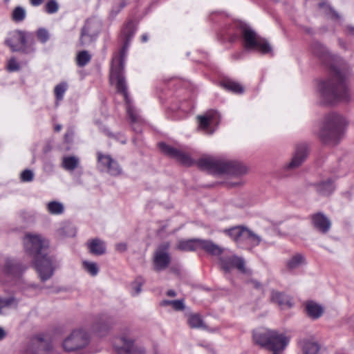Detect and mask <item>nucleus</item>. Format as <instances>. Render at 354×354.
Wrapping results in <instances>:
<instances>
[{
    "instance_id": "nucleus-44",
    "label": "nucleus",
    "mask_w": 354,
    "mask_h": 354,
    "mask_svg": "<svg viewBox=\"0 0 354 354\" xmlns=\"http://www.w3.org/2000/svg\"><path fill=\"white\" fill-rule=\"evenodd\" d=\"M33 172L30 169H25L21 174V180L23 182H30L33 180Z\"/></svg>"
},
{
    "instance_id": "nucleus-24",
    "label": "nucleus",
    "mask_w": 354,
    "mask_h": 354,
    "mask_svg": "<svg viewBox=\"0 0 354 354\" xmlns=\"http://www.w3.org/2000/svg\"><path fill=\"white\" fill-rule=\"evenodd\" d=\"M306 312L308 316L313 319L319 318L323 314V308L314 301H308L306 305Z\"/></svg>"
},
{
    "instance_id": "nucleus-53",
    "label": "nucleus",
    "mask_w": 354,
    "mask_h": 354,
    "mask_svg": "<svg viewBox=\"0 0 354 354\" xmlns=\"http://www.w3.org/2000/svg\"><path fill=\"white\" fill-rule=\"evenodd\" d=\"M6 335V331L1 327H0V341L5 338Z\"/></svg>"
},
{
    "instance_id": "nucleus-15",
    "label": "nucleus",
    "mask_w": 354,
    "mask_h": 354,
    "mask_svg": "<svg viewBox=\"0 0 354 354\" xmlns=\"http://www.w3.org/2000/svg\"><path fill=\"white\" fill-rule=\"evenodd\" d=\"M221 268L225 272H229L232 268H236L240 272L245 273V261L242 257L236 255L223 257L220 258Z\"/></svg>"
},
{
    "instance_id": "nucleus-43",
    "label": "nucleus",
    "mask_w": 354,
    "mask_h": 354,
    "mask_svg": "<svg viewBox=\"0 0 354 354\" xmlns=\"http://www.w3.org/2000/svg\"><path fill=\"white\" fill-rule=\"evenodd\" d=\"M37 340L39 342V351H44L45 352H48L52 349V345L50 342L44 341L41 337L38 338Z\"/></svg>"
},
{
    "instance_id": "nucleus-38",
    "label": "nucleus",
    "mask_w": 354,
    "mask_h": 354,
    "mask_svg": "<svg viewBox=\"0 0 354 354\" xmlns=\"http://www.w3.org/2000/svg\"><path fill=\"white\" fill-rule=\"evenodd\" d=\"M255 48H259L262 53L266 54L272 51L270 44L264 39L259 38Z\"/></svg>"
},
{
    "instance_id": "nucleus-62",
    "label": "nucleus",
    "mask_w": 354,
    "mask_h": 354,
    "mask_svg": "<svg viewBox=\"0 0 354 354\" xmlns=\"http://www.w3.org/2000/svg\"><path fill=\"white\" fill-rule=\"evenodd\" d=\"M236 39V36L231 38V41H234Z\"/></svg>"
},
{
    "instance_id": "nucleus-20",
    "label": "nucleus",
    "mask_w": 354,
    "mask_h": 354,
    "mask_svg": "<svg viewBox=\"0 0 354 354\" xmlns=\"http://www.w3.org/2000/svg\"><path fill=\"white\" fill-rule=\"evenodd\" d=\"M198 248L203 250L207 253L213 255L218 256L223 253V250L217 244L214 243L211 240H205L199 239L198 241Z\"/></svg>"
},
{
    "instance_id": "nucleus-48",
    "label": "nucleus",
    "mask_w": 354,
    "mask_h": 354,
    "mask_svg": "<svg viewBox=\"0 0 354 354\" xmlns=\"http://www.w3.org/2000/svg\"><path fill=\"white\" fill-rule=\"evenodd\" d=\"M319 8H324L325 6H327L329 10L330 14H331V17L333 19H339V16L338 13L330 6H328L325 3H319Z\"/></svg>"
},
{
    "instance_id": "nucleus-19",
    "label": "nucleus",
    "mask_w": 354,
    "mask_h": 354,
    "mask_svg": "<svg viewBox=\"0 0 354 354\" xmlns=\"http://www.w3.org/2000/svg\"><path fill=\"white\" fill-rule=\"evenodd\" d=\"M26 268L19 261L10 259L6 261L4 266L6 272L14 277L20 276Z\"/></svg>"
},
{
    "instance_id": "nucleus-21",
    "label": "nucleus",
    "mask_w": 354,
    "mask_h": 354,
    "mask_svg": "<svg viewBox=\"0 0 354 354\" xmlns=\"http://www.w3.org/2000/svg\"><path fill=\"white\" fill-rule=\"evenodd\" d=\"M317 192L322 196H329L335 190V186L334 181L328 178L326 180H323L315 185Z\"/></svg>"
},
{
    "instance_id": "nucleus-27",
    "label": "nucleus",
    "mask_w": 354,
    "mask_h": 354,
    "mask_svg": "<svg viewBox=\"0 0 354 354\" xmlns=\"http://www.w3.org/2000/svg\"><path fill=\"white\" fill-rule=\"evenodd\" d=\"M306 263V259L304 255L301 254H296L293 255L288 261H287V268L290 270L295 269L300 266Z\"/></svg>"
},
{
    "instance_id": "nucleus-10",
    "label": "nucleus",
    "mask_w": 354,
    "mask_h": 354,
    "mask_svg": "<svg viewBox=\"0 0 354 354\" xmlns=\"http://www.w3.org/2000/svg\"><path fill=\"white\" fill-rule=\"evenodd\" d=\"M169 243L165 242L160 244L153 255L154 270L159 272L165 270L171 263V257L168 252Z\"/></svg>"
},
{
    "instance_id": "nucleus-29",
    "label": "nucleus",
    "mask_w": 354,
    "mask_h": 354,
    "mask_svg": "<svg viewBox=\"0 0 354 354\" xmlns=\"http://www.w3.org/2000/svg\"><path fill=\"white\" fill-rule=\"evenodd\" d=\"M97 167L101 171H105L106 166L113 163V158L109 155L103 154L102 152L97 153Z\"/></svg>"
},
{
    "instance_id": "nucleus-33",
    "label": "nucleus",
    "mask_w": 354,
    "mask_h": 354,
    "mask_svg": "<svg viewBox=\"0 0 354 354\" xmlns=\"http://www.w3.org/2000/svg\"><path fill=\"white\" fill-rule=\"evenodd\" d=\"M91 55L87 50L80 51L76 56V64L79 67H84L90 62Z\"/></svg>"
},
{
    "instance_id": "nucleus-4",
    "label": "nucleus",
    "mask_w": 354,
    "mask_h": 354,
    "mask_svg": "<svg viewBox=\"0 0 354 354\" xmlns=\"http://www.w3.org/2000/svg\"><path fill=\"white\" fill-rule=\"evenodd\" d=\"M197 165L201 169L216 174H226L241 176L247 172L246 167L238 161L223 160L213 157H205L199 159Z\"/></svg>"
},
{
    "instance_id": "nucleus-12",
    "label": "nucleus",
    "mask_w": 354,
    "mask_h": 354,
    "mask_svg": "<svg viewBox=\"0 0 354 354\" xmlns=\"http://www.w3.org/2000/svg\"><path fill=\"white\" fill-rule=\"evenodd\" d=\"M308 156V148L304 144L298 145L290 162L283 166L285 171H293L299 168Z\"/></svg>"
},
{
    "instance_id": "nucleus-47",
    "label": "nucleus",
    "mask_w": 354,
    "mask_h": 354,
    "mask_svg": "<svg viewBox=\"0 0 354 354\" xmlns=\"http://www.w3.org/2000/svg\"><path fill=\"white\" fill-rule=\"evenodd\" d=\"M172 307L176 310H183L185 308V305L183 300H174L172 301Z\"/></svg>"
},
{
    "instance_id": "nucleus-41",
    "label": "nucleus",
    "mask_w": 354,
    "mask_h": 354,
    "mask_svg": "<svg viewBox=\"0 0 354 354\" xmlns=\"http://www.w3.org/2000/svg\"><path fill=\"white\" fill-rule=\"evenodd\" d=\"M59 8V4L56 0H48L45 5V11L48 14H54L58 11Z\"/></svg>"
},
{
    "instance_id": "nucleus-52",
    "label": "nucleus",
    "mask_w": 354,
    "mask_h": 354,
    "mask_svg": "<svg viewBox=\"0 0 354 354\" xmlns=\"http://www.w3.org/2000/svg\"><path fill=\"white\" fill-rule=\"evenodd\" d=\"M44 2V0H30V3L32 6H39Z\"/></svg>"
},
{
    "instance_id": "nucleus-23",
    "label": "nucleus",
    "mask_w": 354,
    "mask_h": 354,
    "mask_svg": "<svg viewBox=\"0 0 354 354\" xmlns=\"http://www.w3.org/2000/svg\"><path fill=\"white\" fill-rule=\"evenodd\" d=\"M88 248L91 253L95 255H102L106 252L105 243L99 239L90 240L88 242Z\"/></svg>"
},
{
    "instance_id": "nucleus-30",
    "label": "nucleus",
    "mask_w": 354,
    "mask_h": 354,
    "mask_svg": "<svg viewBox=\"0 0 354 354\" xmlns=\"http://www.w3.org/2000/svg\"><path fill=\"white\" fill-rule=\"evenodd\" d=\"M188 324L192 328H207L201 317L198 314L190 315L188 318Z\"/></svg>"
},
{
    "instance_id": "nucleus-8",
    "label": "nucleus",
    "mask_w": 354,
    "mask_h": 354,
    "mask_svg": "<svg viewBox=\"0 0 354 354\" xmlns=\"http://www.w3.org/2000/svg\"><path fill=\"white\" fill-rule=\"evenodd\" d=\"M223 232L239 246L246 244L250 248H254L259 245L261 241V238L258 234L243 225L225 229Z\"/></svg>"
},
{
    "instance_id": "nucleus-58",
    "label": "nucleus",
    "mask_w": 354,
    "mask_h": 354,
    "mask_svg": "<svg viewBox=\"0 0 354 354\" xmlns=\"http://www.w3.org/2000/svg\"><path fill=\"white\" fill-rule=\"evenodd\" d=\"M62 127L61 124H56L55 126V131L59 132L62 129Z\"/></svg>"
},
{
    "instance_id": "nucleus-46",
    "label": "nucleus",
    "mask_w": 354,
    "mask_h": 354,
    "mask_svg": "<svg viewBox=\"0 0 354 354\" xmlns=\"http://www.w3.org/2000/svg\"><path fill=\"white\" fill-rule=\"evenodd\" d=\"M19 65L15 58H11L8 63L7 69L9 71L13 72L19 70Z\"/></svg>"
},
{
    "instance_id": "nucleus-26",
    "label": "nucleus",
    "mask_w": 354,
    "mask_h": 354,
    "mask_svg": "<svg viewBox=\"0 0 354 354\" xmlns=\"http://www.w3.org/2000/svg\"><path fill=\"white\" fill-rule=\"evenodd\" d=\"M300 344L303 354H319L321 346L317 342L304 339Z\"/></svg>"
},
{
    "instance_id": "nucleus-59",
    "label": "nucleus",
    "mask_w": 354,
    "mask_h": 354,
    "mask_svg": "<svg viewBox=\"0 0 354 354\" xmlns=\"http://www.w3.org/2000/svg\"><path fill=\"white\" fill-rule=\"evenodd\" d=\"M162 304H165V305H171L172 306V301L165 300V301H162Z\"/></svg>"
},
{
    "instance_id": "nucleus-25",
    "label": "nucleus",
    "mask_w": 354,
    "mask_h": 354,
    "mask_svg": "<svg viewBox=\"0 0 354 354\" xmlns=\"http://www.w3.org/2000/svg\"><path fill=\"white\" fill-rule=\"evenodd\" d=\"M113 324L112 319L106 315L100 316L94 325V330L100 333L107 330Z\"/></svg>"
},
{
    "instance_id": "nucleus-11",
    "label": "nucleus",
    "mask_w": 354,
    "mask_h": 354,
    "mask_svg": "<svg viewBox=\"0 0 354 354\" xmlns=\"http://www.w3.org/2000/svg\"><path fill=\"white\" fill-rule=\"evenodd\" d=\"M115 348L118 354H146L143 347L135 344L133 339L125 337L117 339Z\"/></svg>"
},
{
    "instance_id": "nucleus-42",
    "label": "nucleus",
    "mask_w": 354,
    "mask_h": 354,
    "mask_svg": "<svg viewBox=\"0 0 354 354\" xmlns=\"http://www.w3.org/2000/svg\"><path fill=\"white\" fill-rule=\"evenodd\" d=\"M84 269L92 276H95L99 272V269L95 263L84 261L83 263Z\"/></svg>"
},
{
    "instance_id": "nucleus-6",
    "label": "nucleus",
    "mask_w": 354,
    "mask_h": 354,
    "mask_svg": "<svg viewBox=\"0 0 354 354\" xmlns=\"http://www.w3.org/2000/svg\"><path fill=\"white\" fill-rule=\"evenodd\" d=\"M345 125L344 118L336 113H330L324 118L319 137L324 143H338L342 136Z\"/></svg>"
},
{
    "instance_id": "nucleus-36",
    "label": "nucleus",
    "mask_w": 354,
    "mask_h": 354,
    "mask_svg": "<svg viewBox=\"0 0 354 354\" xmlns=\"http://www.w3.org/2000/svg\"><path fill=\"white\" fill-rule=\"evenodd\" d=\"M26 10L21 6H17L12 12V19L15 22H21L26 18Z\"/></svg>"
},
{
    "instance_id": "nucleus-28",
    "label": "nucleus",
    "mask_w": 354,
    "mask_h": 354,
    "mask_svg": "<svg viewBox=\"0 0 354 354\" xmlns=\"http://www.w3.org/2000/svg\"><path fill=\"white\" fill-rule=\"evenodd\" d=\"M80 160L75 156H66L62 160V167L68 171H73L78 167Z\"/></svg>"
},
{
    "instance_id": "nucleus-57",
    "label": "nucleus",
    "mask_w": 354,
    "mask_h": 354,
    "mask_svg": "<svg viewBox=\"0 0 354 354\" xmlns=\"http://www.w3.org/2000/svg\"><path fill=\"white\" fill-rule=\"evenodd\" d=\"M338 41L340 46H342L343 48H346V44L341 39H339Z\"/></svg>"
},
{
    "instance_id": "nucleus-5",
    "label": "nucleus",
    "mask_w": 354,
    "mask_h": 354,
    "mask_svg": "<svg viewBox=\"0 0 354 354\" xmlns=\"http://www.w3.org/2000/svg\"><path fill=\"white\" fill-rule=\"evenodd\" d=\"M253 339L257 344L271 351H283L290 342L286 334L270 329L254 330Z\"/></svg>"
},
{
    "instance_id": "nucleus-39",
    "label": "nucleus",
    "mask_w": 354,
    "mask_h": 354,
    "mask_svg": "<svg viewBox=\"0 0 354 354\" xmlns=\"http://www.w3.org/2000/svg\"><path fill=\"white\" fill-rule=\"evenodd\" d=\"M18 301L14 297L0 298V308L5 307L17 306Z\"/></svg>"
},
{
    "instance_id": "nucleus-17",
    "label": "nucleus",
    "mask_w": 354,
    "mask_h": 354,
    "mask_svg": "<svg viewBox=\"0 0 354 354\" xmlns=\"http://www.w3.org/2000/svg\"><path fill=\"white\" fill-rule=\"evenodd\" d=\"M97 33L92 29L91 24L87 21L81 29L80 37V46H87L93 43L97 37Z\"/></svg>"
},
{
    "instance_id": "nucleus-7",
    "label": "nucleus",
    "mask_w": 354,
    "mask_h": 354,
    "mask_svg": "<svg viewBox=\"0 0 354 354\" xmlns=\"http://www.w3.org/2000/svg\"><path fill=\"white\" fill-rule=\"evenodd\" d=\"M6 44L12 51H21L28 53L35 50L32 47L35 44V37L32 32L17 30L10 34L9 38L5 41Z\"/></svg>"
},
{
    "instance_id": "nucleus-55",
    "label": "nucleus",
    "mask_w": 354,
    "mask_h": 354,
    "mask_svg": "<svg viewBox=\"0 0 354 354\" xmlns=\"http://www.w3.org/2000/svg\"><path fill=\"white\" fill-rule=\"evenodd\" d=\"M347 31L348 32V33L354 35V27L347 26Z\"/></svg>"
},
{
    "instance_id": "nucleus-35",
    "label": "nucleus",
    "mask_w": 354,
    "mask_h": 354,
    "mask_svg": "<svg viewBox=\"0 0 354 354\" xmlns=\"http://www.w3.org/2000/svg\"><path fill=\"white\" fill-rule=\"evenodd\" d=\"M105 171L109 173L111 176H117L122 174V169L118 162L113 159V164L112 162L109 164L105 168Z\"/></svg>"
},
{
    "instance_id": "nucleus-51",
    "label": "nucleus",
    "mask_w": 354,
    "mask_h": 354,
    "mask_svg": "<svg viewBox=\"0 0 354 354\" xmlns=\"http://www.w3.org/2000/svg\"><path fill=\"white\" fill-rule=\"evenodd\" d=\"M102 132H103L104 134H106L108 137H109V138H114V139H115V138H117V137H116V136H115L114 133H113L112 132H111V131H109V129H107V128H105V127H104V128H103V129H102Z\"/></svg>"
},
{
    "instance_id": "nucleus-9",
    "label": "nucleus",
    "mask_w": 354,
    "mask_h": 354,
    "mask_svg": "<svg viewBox=\"0 0 354 354\" xmlns=\"http://www.w3.org/2000/svg\"><path fill=\"white\" fill-rule=\"evenodd\" d=\"M90 335L83 329L72 331L63 342V347L68 352L75 351L85 348L89 343Z\"/></svg>"
},
{
    "instance_id": "nucleus-50",
    "label": "nucleus",
    "mask_w": 354,
    "mask_h": 354,
    "mask_svg": "<svg viewBox=\"0 0 354 354\" xmlns=\"http://www.w3.org/2000/svg\"><path fill=\"white\" fill-rule=\"evenodd\" d=\"M73 136V131L72 130H68L64 135V140L66 142H70L72 140Z\"/></svg>"
},
{
    "instance_id": "nucleus-37",
    "label": "nucleus",
    "mask_w": 354,
    "mask_h": 354,
    "mask_svg": "<svg viewBox=\"0 0 354 354\" xmlns=\"http://www.w3.org/2000/svg\"><path fill=\"white\" fill-rule=\"evenodd\" d=\"M67 90V84L62 82L57 84L54 89V93L57 101H61L63 100L64 95Z\"/></svg>"
},
{
    "instance_id": "nucleus-31",
    "label": "nucleus",
    "mask_w": 354,
    "mask_h": 354,
    "mask_svg": "<svg viewBox=\"0 0 354 354\" xmlns=\"http://www.w3.org/2000/svg\"><path fill=\"white\" fill-rule=\"evenodd\" d=\"M221 85L225 89L235 93H242L244 91L240 84L229 80L223 81Z\"/></svg>"
},
{
    "instance_id": "nucleus-1",
    "label": "nucleus",
    "mask_w": 354,
    "mask_h": 354,
    "mask_svg": "<svg viewBox=\"0 0 354 354\" xmlns=\"http://www.w3.org/2000/svg\"><path fill=\"white\" fill-rule=\"evenodd\" d=\"M311 48L320 62L330 68L329 76L319 84L321 103L335 104L339 101H348L350 95L346 84L348 70L346 64L339 57L330 54L319 41H313Z\"/></svg>"
},
{
    "instance_id": "nucleus-34",
    "label": "nucleus",
    "mask_w": 354,
    "mask_h": 354,
    "mask_svg": "<svg viewBox=\"0 0 354 354\" xmlns=\"http://www.w3.org/2000/svg\"><path fill=\"white\" fill-rule=\"evenodd\" d=\"M47 210L51 214H61L64 212V205L57 201H50L47 204Z\"/></svg>"
},
{
    "instance_id": "nucleus-16",
    "label": "nucleus",
    "mask_w": 354,
    "mask_h": 354,
    "mask_svg": "<svg viewBox=\"0 0 354 354\" xmlns=\"http://www.w3.org/2000/svg\"><path fill=\"white\" fill-rule=\"evenodd\" d=\"M311 223L315 229L322 234H326L330 227L331 222L323 213L317 212L310 216Z\"/></svg>"
},
{
    "instance_id": "nucleus-22",
    "label": "nucleus",
    "mask_w": 354,
    "mask_h": 354,
    "mask_svg": "<svg viewBox=\"0 0 354 354\" xmlns=\"http://www.w3.org/2000/svg\"><path fill=\"white\" fill-rule=\"evenodd\" d=\"M198 241H199V239L179 240L178 241L176 248L184 252L196 251L198 249Z\"/></svg>"
},
{
    "instance_id": "nucleus-40",
    "label": "nucleus",
    "mask_w": 354,
    "mask_h": 354,
    "mask_svg": "<svg viewBox=\"0 0 354 354\" xmlns=\"http://www.w3.org/2000/svg\"><path fill=\"white\" fill-rule=\"evenodd\" d=\"M37 39L42 44H45L50 38L48 31L44 28H39L36 32Z\"/></svg>"
},
{
    "instance_id": "nucleus-14",
    "label": "nucleus",
    "mask_w": 354,
    "mask_h": 354,
    "mask_svg": "<svg viewBox=\"0 0 354 354\" xmlns=\"http://www.w3.org/2000/svg\"><path fill=\"white\" fill-rule=\"evenodd\" d=\"M158 146L160 151L170 158H175L182 164L187 166H189L192 164V160L189 156L182 152L181 151L167 145L165 142H160Z\"/></svg>"
},
{
    "instance_id": "nucleus-56",
    "label": "nucleus",
    "mask_w": 354,
    "mask_h": 354,
    "mask_svg": "<svg viewBox=\"0 0 354 354\" xmlns=\"http://www.w3.org/2000/svg\"><path fill=\"white\" fill-rule=\"evenodd\" d=\"M304 30L306 32L308 33V34H312L313 33V30L310 28H308V27H304Z\"/></svg>"
},
{
    "instance_id": "nucleus-63",
    "label": "nucleus",
    "mask_w": 354,
    "mask_h": 354,
    "mask_svg": "<svg viewBox=\"0 0 354 354\" xmlns=\"http://www.w3.org/2000/svg\"><path fill=\"white\" fill-rule=\"evenodd\" d=\"M272 352H273V353H272V354H279L278 353H279V351H272Z\"/></svg>"
},
{
    "instance_id": "nucleus-2",
    "label": "nucleus",
    "mask_w": 354,
    "mask_h": 354,
    "mask_svg": "<svg viewBox=\"0 0 354 354\" xmlns=\"http://www.w3.org/2000/svg\"><path fill=\"white\" fill-rule=\"evenodd\" d=\"M136 30V28L135 24L131 20L129 21L122 30L121 38L123 41V45L120 50L119 56L113 59L111 69V78L115 79L117 91L124 96L127 104V114L131 122L134 124L138 123L140 118L137 111L129 102L127 87L126 85L125 78L123 75V71L127 52Z\"/></svg>"
},
{
    "instance_id": "nucleus-61",
    "label": "nucleus",
    "mask_w": 354,
    "mask_h": 354,
    "mask_svg": "<svg viewBox=\"0 0 354 354\" xmlns=\"http://www.w3.org/2000/svg\"><path fill=\"white\" fill-rule=\"evenodd\" d=\"M124 6H125V3H121L120 6V10L118 12H119L120 10H122Z\"/></svg>"
},
{
    "instance_id": "nucleus-45",
    "label": "nucleus",
    "mask_w": 354,
    "mask_h": 354,
    "mask_svg": "<svg viewBox=\"0 0 354 354\" xmlns=\"http://www.w3.org/2000/svg\"><path fill=\"white\" fill-rule=\"evenodd\" d=\"M144 283V279L139 277H138L133 283L135 295H138L141 292V288Z\"/></svg>"
},
{
    "instance_id": "nucleus-18",
    "label": "nucleus",
    "mask_w": 354,
    "mask_h": 354,
    "mask_svg": "<svg viewBox=\"0 0 354 354\" xmlns=\"http://www.w3.org/2000/svg\"><path fill=\"white\" fill-rule=\"evenodd\" d=\"M241 29L245 48L247 50L254 48L259 39L257 33L247 26H241Z\"/></svg>"
},
{
    "instance_id": "nucleus-3",
    "label": "nucleus",
    "mask_w": 354,
    "mask_h": 354,
    "mask_svg": "<svg viewBox=\"0 0 354 354\" xmlns=\"http://www.w3.org/2000/svg\"><path fill=\"white\" fill-rule=\"evenodd\" d=\"M26 252L35 258V266L40 279L45 281L53 274L52 260L47 255V243L39 235L27 234L24 239Z\"/></svg>"
},
{
    "instance_id": "nucleus-32",
    "label": "nucleus",
    "mask_w": 354,
    "mask_h": 354,
    "mask_svg": "<svg viewBox=\"0 0 354 354\" xmlns=\"http://www.w3.org/2000/svg\"><path fill=\"white\" fill-rule=\"evenodd\" d=\"M271 300L279 306H283L289 304L288 297L282 292L272 290L271 292Z\"/></svg>"
},
{
    "instance_id": "nucleus-64",
    "label": "nucleus",
    "mask_w": 354,
    "mask_h": 354,
    "mask_svg": "<svg viewBox=\"0 0 354 354\" xmlns=\"http://www.w3.org/2000/svg\"><path fill=\"white\" fill-rule=\"evenodd\" d=\"M234 57H236V58H238V56L236 57V55H234Z\"/></svg>"
},
{
    "instance_id": "nucleus-13",
    "label": "nucleus",
    "mask_w": 354,
    "mask_h": 354,
    "mask_svg": "<svg viewBox=\"0 0 354 354\" xmlns=\"http://www.w3.org/2000/svg\"><path fill=\"white\" fill-rule=\"evenodd\" d=\"M197 119L199 128L205 131L206 133L212 134L214 129H210V125L213 124H218L220 120V115L216 111L209 110L204 115H198Z\"/></svg>"
},
{
    "instance_id": "nucleus-54",
    "label": "nucleus",
    "mask_w": 354,
    "mask_h": 354,
    "mask_svg": "<svg viewBox=\"0 0 354 354\" xmlns=\"http://www.w3.org/2000/svg\"><path fill=\"white\" fill-rule=\"evenodd\" d=\"M167 295L169 296V297H175L176 295V293L174 290H169L167 292Z\"/></svg>"
},
{
    "instance_id": "nucleus-60",
    "label": "nucleus",
    "mask_w": 354,
    "mask_h": 354,
    "mask_svg": "<svg viewBox=\"0 0 354 354\" xmlns=\"http://www.w3.org/2000/svg\"><path fill=\"white\" fill-rule=\"evenodd\" d=\"M147 39H148V37H147V35H143L142 36V41L143 42L147 41Z\"/></svg>"
},
{
    "instance_id": "nucleus-49",
    "label": "nucleus",
    "mask_w": 354,
    "mask_h": 354,
    "mask_svg": "<svg viewBox=\"0 0 354 354\" xmlns=\"http://www.w3.org/2000/svg\"><path fill=\"white\" fill-rule=\"evenodd\" d=\"M115 249L120 252H124L127 250V245L126 243H118L116 244L115 245Z\"/></svg>"
}]
</instances>
